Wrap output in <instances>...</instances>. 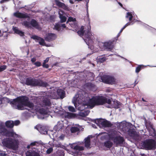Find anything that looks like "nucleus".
<instances>
[{"label": "nucleus", "instance_id": "nucleus-17", "mask_svg": "<svg viewBox=\"0 0 156 156\" xmlns=\"http://www.w3.org/2000/svg\"><path fill=\"white\" fill-rule=\"evenodd\" d=\"M112 44V41H109L105 43L99 42V45H100L102 47V49H106L110 50L113 48Z\"/></svg>", "mask_w": 156, "mask_h": 156}, {"label": "nucleus", "instance_id": "nucleus-31", "mask_svg": "<svg viewBox=\"0 0 156 156\" xmlns=\"http://www.w3.org/2000/svg\"><path fill=\"white\" fill-rule=\"evenodd\" d=\"M61 27L65 28L66 27V26L65 24H62L61 25H60L58 24H56L55 25L54 29L58 31H59L60 30Z\"/></svg>", "mask_w": 156, "mask_h": 156}, {"label": "nucleus", "instance_id": "nucleus-46", "mask_svg": "<svg viewBox=\"0 0 156 156\" xmlns=\"http://www.w3.org/2000/svg\"><path fill=\"white\" fill-rule=\"evenodd\" d=\"M20 123V122L19 120H16L13 122V125H15L17 126Z\"/></svg>", "mask_w": 156, "mask_h": 156}, {"label": "nucleus", "instance_id": "nucleus-28", "mask_svg": "<svg viewBox=\"0 0 156 156\" xmlns=\"http://www.w3.org/2000/svg\"><path fill=\"white\" fill-rule=\"evenodd\" d=\"M102 135L101 137V139L102 140H105L109 139L111 140L110 136H111V134H108V133H101Z\"/></svg>", "mask_w": 156, "mask_h": 156}, {"label": "nucleus", "instance_id": "nucleus-53", "mask_svg": "<svg viewBox=\"0 0 156 156\" xmlns=\"http://www.w3.org/2000/svg\"><path fill=\"white\" fill-rule=\"evenodd\" d=\"M120 33L119 32L118 34L117 35V37L116 38V40H117L118 39V37L120 36Z\"/></svg>", "mask_w": 156, "mask_h": 156}, {"label": "nucleus", "instance_id": "nucleus-48", "mask_svg": "<svg viewBox=\"0 0 156 156\" xmlns=\"http://www.w3.org/2000/svg\"><path fill=\"white\" fill-rule=\"evenodd\" d=\"M62 146L61 144H55V146L57 147H61Z\"/></svg>", "mask_w": 156, "mask_h": 156}, {"label": "nucleus", "instance_id": "nucleus-41", "mask_svg": "<svg viewBox=\"0 0 156 156\" xmlns=\"http://www.w3.org/2000/svg\"><path fill=\"white\" fill-rule=\"evenodd\" d=\"M68 109L69 110L72 112H76V110L75 108L73 106H69L68 107Z\"/></svg>", "mask_w": 156, "mask_h": 156}, {"label": "nucleus", "instance_id": "nucleus-10", "mask_svg": "<svg viewBox=\"0 0 156 156\" xmlns=\"http://www.w3.org/2000/svg\"><path fill=\"white\" fill-rule=\"evenodd\" d=\"M142 146L146 150H154L156 148V142L152 139H147L142 143Z\"/></svg>", "mask_w": 156, "mask_h": 156}, {"label": "nucleus", "instance_id": "nucleus-7", "mask_svg": "<svg viewBox=\"0 0 156 156\" xmlns=\"http://www.w3.org/2000/svg\"><path fill=\"white\" fill-rule=\"evenodd\" d=\"M13 16L18 18L27 19V20H24L22 21L21 23L27 28L31 27L30 23L29 22L30 18L27 14L22 13L17 11L13 13Z\"/></svg>", "mask_w": 156, "mask_h": 156}, {"label": "nucleus", "instance_id": "nucleus-4", "mask_svg": "<svg viewBox=\"0 0 156 156\" xmlns=\"http://www.w3.org/2000/svg\"><path fill=\"white\" fill-rule=\"evenodd\" d=\"M95 97V96L89 99L88 97H86V96H85V97L84 96V95L80 94V92H78L74 97L72 102L74 104L75 107L77 108L78 110L83 111L86 108H93L90 107L88 104L90 100Z\"/></svg>", "mask_w": 156, "mask_h": 156}, {"label": "nucleus", "instance_id": "nucleus-20", "mask_svg": "<svg viewBox=\"0 0 156 156\" xmlns=\"http://www.w3.org/2000/svg\"><path fill=\"white\" fill-rule=\"evenodd\" d=\"M57 37L56 35L54 33H48L44 37L45 40L48 41H51L55 39Z\"/></svg>", "mask_w": 156, "mask_h": 156}, {"label": "nucleus", "instance_id": "nucleus-56", "mask_svg": "<svg viewBox=\"0 0 156 156\" xmlns=\"http://www.w3.org/2000/svg\"><path fill=\"white\" fill-rule=\"evenodd\" d=\"M118 2V3L119 4L121 7H122V4L121 3H120V2Z\"/></svg>", "mask_w": 156, "mask_h": 156}, {"label": "nucleus", "instance_id": "nucleus-2", "mask_svg": "<svg viewBox=\"0 0 156 156\" xmlns=\"http://www.w3.org/2000/svg\"><path fill=\"white\" fill-rule=\"evenodd\" d=\"M90 25L84 28L81 27L80 29L77 33L81 37L86 44L88 46L89 48L92 50L93 52H97L99 50H102V47L100 45L93 44L94 37L90 31Z\"/></svg>", "mask_w": 156, "mask_h": 156}, {"label": "nucleus", "instance_id": "nucleus-37", "mask_svg": "<svg viewBox=\"0 0 156 156\" xmlns=\"http://www.w3.org/2000/svg\"><path fill=\"white\" fill-rule=\"evenodd\" d=\"M65 115L68 118H74L76 116V114L67 112Z\"/></svg>", "mask_w": 156, "mask_h": 156}, {"label": "nucleus", "instance_id": "nucleus-45", "mask_svg": "<svg viewBox=\"0 0 156 156\" xmlns=\"http://www.w3.org/2000/svg\"><path fill=\"white\" fill-rule=\"evenodd\" d=\"M123 126L124 125H125L126 126H133V125H132L131 124V123H123Z\"/></svg>", "mask_w": 156, "mask_h": 156}, {"label": "nucleus", "instance_id": "nucleus-27", "mask_svg": "<svg viewBox=\"0 0 156 156\" xmlns=\"http://www.w3.org/2000/svg\"><path fill=\"white\" fill-rule=\"evenodd\" d=\"M30 23L31 25V27L32 26L37 29H39L40 28V27L37 22L35 20L32 19L30 21Z\"/></svg>", "mask_w": 156, "mask_h": 156}, {"label": "nucleus", "instance_id": "nucleus-24", "mask_svg": "<svg viewBox=\"0 0 156 156\" xmlns=\"http://www.w3.org/2000/svg\"><path fill=\"white\" fill-rule=\"evenodd\" d=\"M55 1L56 5L66 10H69V8L66 5L60 2L58 0H55Z\"/></svg>", "mask_w": 156, "mask_h": 156}, {"label": "nucleus", "instance_id": "nucleus-52", "mask_svg": "<svg viewBox=\"0 0 156 156\" xmlns=\"http://www.w3.org/2000/svg\"><path fill=\"white\" fill-rule=\"evenodd\" d=\"M69 1L71 4H73L74 3L73 0H69Z\"/></svg>", "mask_w": 156, "mask_h": 156}, {"label": "nucleus", "instance_id": "nucleus-42", "mask_svg": "<svg viewBox=\"0 0 156 156\" xmlns=\"http://www.w3.org/2000/svg\"><path fill=\"white\" fill-rule=\"evenodd\" d=\"M7 67V66L5 65H3L0 66V72H2Z\"/></svg>", "mask_w": 156, "mask_h": 156}, {"label": "nucleus", "instance_id": "nucleus-16", "mask_svg": "<svg viewBox=\"0 0 156 156\" xmlns=\"http://www.w3.org/2000/svg\"><path fill=\"white\" fill-rule=\"evenodd\" d=\"M69 22H70L69 24L71 26L75 28V31H77L78 29V27L77 25L76 19L70 17L68 18L66 23H67Z\"/></svg>", "mask_w": 156, "mask_h": 156}, {"label": "nucleus", "instance_id": "nucleus-58", "mask_svg": "<svg viewBox=\"0 0 156 156\" xmlns=\"http://www.w3.org/2000/svg\"><path fill=\"white\" fill-rule=\"evenodd\" d=\"M86 2H87V6L88 3L89 2V0H86Z\"/></svg>", "mask_w": 156, "mask_h": 156}, {"label": "nucleus", "instance_id": "nucleus-12", "mask_svg": "<svg viewBox=\"0 0 156 156\" xmlns=\"http://www.w3.org/2000/svg\"><path fill=\"white\" fill-rule=\"evenodd\" d=\"M70 147L72 149L75 150L76 152H71L68 150L66 148H65V149L68 151L70 154H72L74 156H77L78 154V151H81L83 150L84 147L83 146H79L76 145L75 143H73L71 144H69Z\"/></svg>", "mask_w": 156, "mask_h": 156}, {"label": "nucleus", "instance_id": "nucleus-23", "mask_svg": "<svg viewBox=\"0 0 156 156\" xmlns=\"http://www.w3.org/2000/svg\"><path fill=\"white\" fill-rule=\"evenodd\" d=\"M64 125L62 121L58 122L57 125L55 126L54 127V129L55 130V132L57 131L58 132L59 131H61Z\"/></svg>", "mask_w": 156, "mask_h": 156}, {"label": "nucleus", "instance_id": "nucleus-32", "mask_svg": "<svg viewBox=\"0 0 156 156\" xmlns=\"http://www.w3.org/2000/svg\"><path fill=\"white\" fill-rule=\"evenodd\" d=\"M90 111L88 110H86L84 112H80L79 113V115L82 117H85L87 116L90 113Z\"/></svg>", "mask_w": 156, "mask_h": 156}, {"label": "nucleus", "instance_id": "nucleus-13", "mask_svg": "<svg viewBox=\"0 0 156 156\" xmlns=\"http://www.w3.org/2000/svg\"><path fill=\"white\" fill-rule=\"evenodd\" d=\"M95 122L100 127L105 128L110 127L111 123L108 121L103 119H98L95 121Z\"/></svg>", "mask_w": 156, "mask_h": 156}, {"label": "nucleus", "instance_id": "nucleus-11", "mask_svg": "<svg viewBox=\"0 0 156 156\" xmlns=\"http://www.w3.org/2000/svg\"><path fill=\"white\" fill-rule=\"evenodd\" d=\"M133 15L134 16V13L133 12H130L127 13L126 15V19H129V22L127 23L125 25L121 30L119 32L121 33L123 30L127 26L130 25H132L134 24L136 22L139 21L137 20H136L135 19H134L133 20H132Z\"/></svg>", "mask_w": 156, "mask_h": 156}, {"label": "nucleus", "instance_id": "nucleus-63", "mask_svg": "<svg viewBox=\"0 0 156 156\" xmlns=\"http://www.w3.org/2000/svg\"><path fill=\"white\" fill-rule=\"evenodd\" d=\"M142 101H144V102H146L147 101H145V100H144V98H142Z\"/></svg>", "mask_w": 156, "mask_h": 156}, {"label": "nucleus", "instance_id": "nucleus-34", "mask_svg": "<svg viewBox=\"0 0 156 156\" xmlns=\"http://www.w3.org/2000/svg\"><path fill=\"white\" fill-rule=\"evenodd\" d=\"M128 134L129 135L131 136H136V133L135 132V130L129 129L128 130Z\"/></svg>", "mask_w": 156, "mask_h": 156}, {"label": "nucleus", "instance_id": "nucleus-3", "mask_svg": "<svg viewBox=\"0 0 156 156\" xmlns=\"http://www.w3.org/2000/svg\"><path fill=\"white\" fill-rule=\"evenodd\" d=\"M119 102L117 101H112L111 98H108L102 96H98L90 100L88 105L91 107H94L96 105H102L107 103L108 108H118Z\"/></svg>", "mask_w": 156, "mask_h": 156}, {"label": "nucleus", "instance_id": "nucleus-6", "mask_svg": "<svg viewBox=\"0 0 156 156\" xmlns=\"http://www.w3.org/2000/svg\"><path fill=\"white\" fill-rule=\"evenodd\" d=\"M119 133L116 131H113L111 133V140L113 141L114 144L117 146H122L124 142V138L119 135Z\"/></svg>", "mask_w": 156, "mask_h": 156}, {"label": "nucleus", "instance_id": "nucleus-55", "mask_svg": "<svg viewBox=\"0 0 156 156\" xmlns=\"http://www.w3.org/2000/svg\"><path fill=\"white\" fill-rule=\"evenodd\" d=\"M0 155L1 156H5V153H1Z\"/></svg>", "mask_w": 156, "mask_h": 156}, {"label": "nucleus", "instance_id": "nucleus-9", "mask_svg": "<svg viewBox=\"0 0 156 156\" xmlns=\"http://www.w3.org/2000/svg\"><path fill=\"white\" fill-rule=\"evenodd\" d=\"M0 133H3L4 135L5 134L7 136H11L14 138L20 137V135L15 133L12 129L7 130L5 128L4 123L2 122H0Z\"/></svg>", "mask_w": 156, "mask_h": 156}, {"label": "nucleus", "instance_id": "nucleus-26", "mask_svg": "<svg viewBox=\"0 0 156 156\" xmlns=\"http://www.w3.org/2000/svg\"><path fill=\"white\" fill-rule=\"evenodd\" d=\"M81 126L79 125L76 124L71 128L70 130L72 133H75L79 131L81 128Z\"/></svg>", "mask_w": 156, "mask_h": 156}, {"label": "nucleus", "instance_id": "nucleus-60", "mask_svg": "<svg viewBox=\"0 0 156 156\" xmlns=\"http://www.w3.org/2000/svg\"><path fill=\"white\" fill-rule=\"evenodd\" d=\"M83 0H75V1H77L78 2H79L82 1Z\"/></svg>", "mask_w": 156, "mask_h": 156}, {"label": "nucleus", "instance_id": "nucleus-15", "mask_svg": "<svg viewBox=\"0 0 156 156\" xmlns=\"http://www.w3.org/2000/svg\"><path fill=\"white\" fill-rule=\"evenodd\" d=\"M145 126L148 131L150 136L154 137L156 140V133L151 123H146Z\"/></svg>", "mask_w": 156, "mask_h": 156}, {"label": "nucleus", "instance_id": "nucleus-35", "mask_svg": "<svg viewBox=\"0 0 156 156\" xmlns=\"http://www.w3.org/2000/svg\"><path fill=\"white\" fill-rule=\"evenodd\" d=\"M107 59L106 57H105L98 56L97 57V60L98 62L102 63L105 61Z\"/></svg>", "mask_w": 156, "mask_h": 156}, {"label": "nucleus", "instance_id": "nucleus-1", "mask_svg": "<svg viewBox=\"0 0 156 156\" xmlns=\"http://www.w3.org/2000/svg\"><path fill=\"white\" fill-rule=\"evenodd\" d=\"M65 94L63 90L58 89L56 90H51L47 92H44L42 96L37 97L36 105L29 101L27 97L23 96L13 100L10 103L13 108L19 110H23L29 108L32 112L35 111L39 113L40 114L37 115L39 119H44L48 117L50 113L53 111L60 115L64 114V112L58 110L59 108L52 106L50 98L57 99L60 98L62 99L64 98Z\"/></svg>", "mask_w": 156, "mask_h": 156}, {"label": "nucleus", "instance_id": "nucleus-44", "mask_svg": "<svg viewBox=\"0 0 156 156\" xmlns=\"http://www.w3.org/2000/svg\"><path fill=\"white\" fill-rule=\"evenodd\" d=\"M34 64L37 66H41V64L39 62H36L34 63Z\"/></svg>", "mask_w": 156, "mask_h": 156}, {"label": "nucleus", "instance_id": "nucleus-5", "mask_svg": "<svg viewBox=\"0 0 156 156\" xmlns=\"http://www.w3.org/2000/svg\"><path fill=\"white\" fill-rule=\"evenodd\" d=\"M2 144L6 147L16 151L18 147L19 141L16 139L6 138L3 140Z\"/></svg>", "mask_w": 156, "mask_h": 156}, {"label": "nucleus", "instance_id": "nucleus-43", "mask_svg": "<svg viewBox=\"0 0 156 156\" xmlns=\"http://www.w3.org/2000/svg\"><path fill=\"white\" fill-rule=\"evenodd\" d=\"M53 151V149L52 147H50L48 148L46 151L47 153L49 154L51 153Z\"/></svg>", "mask_w": 156, "mask_h": 156}, {"label": "nucleus", "instance_id": "nucleus-47", "mask_svg": "<svg viewBox=\"0 0 156 156\" xmlns=\"http://www.w3.org/2000/svg\"><path fill=\"white\" fill-rule=\"evenodd\" d=\"M43 66L44 67V68H48L49 67V66L48 64H46V63H43Z\"/></svg>", "mask_w": 156, "mask_h": 156}, {"label": "nucleus", "instance_id": "nucleus-61", "mask_svg": "<svg viewBox=\"0 0 156 156\" xmlns=\"http://www.w3.org/2000/svg\"><path fill=\"white\" fill-rule=\"evenodd\" d=\"M92 126L93 127H94V128H95L96 127V126L94 125H93V124L92 125Z\"/></svg>", "mask_w": 156, "mask_h": 156}, {"label": "nucleus", "instance_id": "nucleus-39", "mask_svg": "<svg viewBox=\"0 0 156 156\" xmlns=\"http://www.w3.org/2000/svg\"><path fill=\"white\" fill-rule=\"evenodd\" d=\"M93 74L92 73H88L87 76H90L89 80H92L94 79Z\"/></svg>", "mask_w": 156, "mask_h": 156}, {"label": "nucleus", "instance_id": "nucleus-64", "mask_svg": "<svg viewBox=\"0 0 156 156\" xmlns=\"http://www.w3.org/2000/svg\"><path fill=\"white\" fill-rule=\"evenodd\" d=\"M92 85L91 83H88V86H89H89H92Z\"/></svg>", "mask_w": 156, "mask_h": 156}, {"label": "nucleus", "instance_id": "nucleus-38", "mask_svg": "<svg viewBox=\"0 0 156 156\" xmlns=\"http://www.w3.org/2000/svg\"><path fill=\"white\" fill-rule=\"evenodd\" d=\"M38 144V142L37 141H34L33 142H32L30 144L27 145V147L28 149H29L30 148L31 146L36 145Z\"/></svg>", "mask_w": 156, "mask_h": 156}, {"label": "nucleus", "instance_id": "nucleus-30", "mask_svg": "<svg viewBox=\"0 0 156 156\" xmlns=\"http://www.w3.org/2000/svg\"><path fill=\"white\" fill-rule=\"evenodd\" d=\"M85 146L87 148H90V139L89 136L86 138L85 140Z\"/></svg>", "mask_w": 156, "mask_h": 156}, {"label": "nucleus", "instance_id": "nucleus-22", "mask_svg": "<svg viewBox=\"0 0 156 156\" xmlns=\"http://www.w3.org/2000/svg\"><path fill=\"white\" fill-rule=\"evenodd\" d=\"M58 14L61 22L63 23L65 22L66 21L67 18L66 16V14L63 11L59 10L58 12Z\"/></svg>", "mask_w": 156, "mask_h": 156}, {"label": "nucleus", "instance_id": "nucleus-18", "mask_svg": "<svg viewBox=\"0 0 156 156\" xmlns=\"http://www.w3.org/2000/svg\"><path fill=\"white\" fill-rule=\"evenodd\" d=\"M31 37L35 40L36 42H37L39 44L42 46H45L46 43L45 41L43 38L35 35H32Z\"/></svg>", "mask_w": 156, "mask_h": 156}, {"label": "nucleus", "instance_id": "nucleus-14", "mask_svg": "<svg viewBox=\"0 0 156 156\" xmlns=\"http://www.w3.org/2000/svg\"><path fill=\"white\" fill-rule=\"evenodd\" d=\"M49 136L51 138L55 139L57 138L58 140H63L65 137V135L62 134L60 135H58V132L57 131L54 132V131H50Z\"/></svg>", "mask_w": 156, "mask_h": 156}, {"label": "nucleus", "instance_id": "nucleus-51", "mask_svg": "<svg viewBox=\"0 0 156 156\" xmlns=\"http://www.w3.org/2000/svg\"><path fill=\"white\" fill-rule=\"evenodd\" d=\"M36 60V59L34 58H32L31 59V61L33 63L35 62Z\"/></svg>", "mask_w": 156, "mask_h": 156}, {"label": "nucleus", "instance_id": "nucleus-25", "mask_svg": "<svg viewBox=\"0 0 156 156\" xmlns=\"http://www.w3.org/2000/svg\"><path fill=\"white\" fill-rule=\"evenodd\" d=\"M36 127L37 129L41 133L44 134H48V131H47L44 127L42 126L41 127H40L39 126H38Z\"/></svg>", "mask_w": 156, "mask_h": 156}, {"label": "nucleus", "instance_id": "nucleus-40", "mask_svg": "<svg viewBox=\"0 0 156 156\" xmlns=\"http://www.w3.org/2000/svg\"><path fill=\"white\" fill-rule=\"evenodd\" d=\"M142 66V65H139L136 68L135 71L136 73H139V72L141 70V68Z\"/></svg>", "mask_w": 156, "mask_h": 156}, {"label": "nucleus", "instance_id": "nucleus-29", "mask_svg": "<svg viewBox=\"0 0 156 156\" xmlns=\"http://www.w3.org/2000/svg\"><path fill=\"white\" fill-rule=\"evenodd\" d=\"M13 30L15 33H16L20 36H23L24 35V33L19 30L17 27H13Z\"/></svg>", "mask_w": 156, "mask_h": 156}, {"label": "nucleus", "instance_id": "nucleus-50", "mask_svg": "<svg viewBox=\"0 0 156 156\" xmlns=\"http://www.w3.org/2000/svg\"><path fill=\"white\" fill-rule=\"evenodd\" d=\"M9 0H2L1 1H0V3L1 4L2 3H3L5 2H7V1H9Z\"/></svg>", "mask_w": 156, "mask_h": 156}, {"label": "nucleus", "instance_id": "nucleus-54", "mask_svg": "<svg viewBox=\"0 0 156 156\" xmlns=\"http://www.w3.org/2000/svg\"><path fill=\"white\" fill-rule=\"evenodd\" d=\"M118 56H119V57H120L121 58H122L125 59L126 60V61H128V62L129 61V60H127V59H126V58H124L123 57H122V56H119V55H118Z\"/></svg>", "mask_w": 156, "mask_h": 156}, {"label": "nucleus", "instance_id": "nucleus-59", "mask_svg": "<svg viewBox=\"0 0 156 156\" xmlns=\"http://www.w3.org/2000/svg\"><path fill=\"white\" fill-rule=\"evenodd\" d=\"M138 83V82H137V80H135L134 82L135 85L136 84Z\"/></svg>", "mask_w": 156, "mask_h": 156}, {"label": "nucleus", "instance_id": "nucleus-49", "mask_svg": "<svg viewBox=\"0 0 156 156\" xmlns=\"http://www.w3.org/2000/svg\"><path fill=\"white\" fill-rule=\"evenodd\" d=\"M49 58H47L45 60H44V62L43 63H46L48 61H49Z\"/></svg>", "mask_w": 156, "mask_h": 156}, {"label": "nucleus", "instance_id": "nucleus-57", "mask_svg": "<svg viewBox=\"0 0 156 156\" xmlns=\"http://www.w3.org/2000/svg\"><path fill=\"white\" fill-rule=\"evenodd\" d=\"M140 155L141 156H146V155L144 154H141Z\"/></svg>", "mask_w": 156, "mask_h": 156}, {"label": "nucleus", "instance_id": "nucleus-21", "mask_svg": "<svg viewBox=\"0 0 156 156\" xmlns=\"http://www.w3.org/2000/svg\"><path fill=\"white\" fill-rule=\"evenodd\" d=\"M37 149L34 148L30 151H27L26 153V156H40L39 154L37 152Z\"/></svg>", "mask_w": 156, "mask_h": 156}, {"label": "nucleus", "instance_id": "nucleus-19", "mask_svg": "<svg viewBox=\"0 0 156 156\" xmlns=\"http://www.w3.org/2000/svg\"><path fill=\"white\" fill-rule=\"evenodd\" d=\"M103 81L106 83L112 84L115 83V80L113 77L106 76L104 77Z\"/></svg>", "mask_w": 156, "mask_h": 156}, {"label": "nucleus", "instance_id": "nucleus-33", "mask_svg": "<svg viewBox=\"0 0 156 156\" xmlns=\"http://www.w3.org/2000/svg\"><path fill=\"white\" fill-rule=\"evenodd\" d=\"M5 125L7 127H13V122L12 121H7L5 122Z\"/></svg>", "mask_w": 156, "mask_h": 156}, {"label": "nucleus", "instance_id": "nucleus-8", "mask_svg": "<svg viewBox=\"0 0 156 156\" xmlns=\"http://www.w3.org/2000/svg\"><path fill=\"white\" fill-rule=\"evenodd\" d=\"M26 83L31 86H39L45 87L48 88L49 86L47 83L41 80H38L33 78H28L26 79Z\"/></svg>", "mask_w": 156, "mask_h": 156}, {"label": "nucleus", "instance_id": "nucleus-62", "mask_svg": "<svg viewBox=\"0 0 156 156\" xmlns=\"http://www.w3.org/2000/svg\"><path fill=\"white\" fill-rule=\"evenodd\" d=\"M2 34L1 33V30H0V37L2 36Z\"/></svg>", "mask_w": 156, "mask_h": 156}, {"label": "nucleus", "instance_id": "nucleus-36", "mask_svg": "<svg viewBox=\"0 0 156 156\" xmlns=\"http://www.w3.org/2000/svg\"><path fill=\"white\" fill-rule=\"evenodd\" d=\"M112 145V142L109 141H106L105 142L104 144V146L105 147L108 148H110L111 147Z\"/></svg>", "mask_w": 156, "mask_h": 156}]
</instances>
